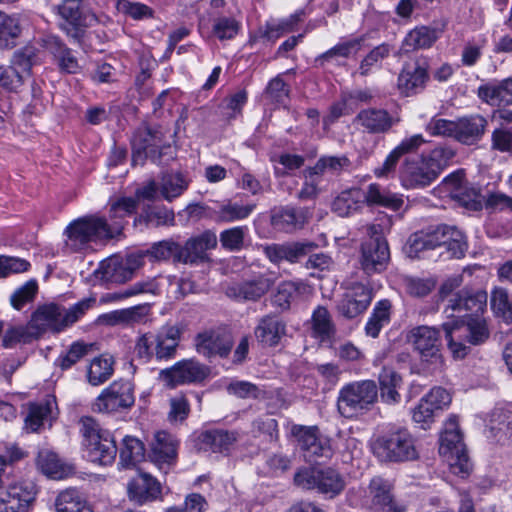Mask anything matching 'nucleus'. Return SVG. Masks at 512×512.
<instances>
[{"mask_svg": "<svg viewBox=\"0 0 512 512\" xmlns=\"http://www.w3.org/2000/svg\"><path fill=\"white\" fill-rule=\"evenodd\" d=\"M197 351L206 357L219 355L225 357L229 354L232 344L213 331L198 334L196 338Z\"/></svg>", "mask_w": 512, "mask_h": 512, "instance_id": "obj_35", "label": "nucleus"}, {"mask_svg": "<svg viewBox=\"0 0 512 512\" xmlns=\"http://www.w3.org/2000/svg\"><path fill=\"white\" fill-rule=\"evenodd\" d=\"M41 42L42 46L54 56L62 72L75 74L79 71L80 66L77 58L58 36L46 35L41 39Z\"/></svg>", "mask_w": 512, "mask_h": 512, "instance_id": "obj_27", "label": "nucleus"}, {"mask_svg": "<svg viewBox=\"0 0 512 512\" xmlns=\"http://www.w3.org/2000/svg\"><path fill=\"white\" fill-rule=\"evenodd\" d=\"M285 323L274 315H266L260 319L255 328L257 340L268 346H276L285 335Z\"/></svg>", "mask_w": 512, "mask_h": 512, "instance_id": "obj_31", "label": "nucleus"}, {"mask_svg": "<svg viewBox=\"0 0 512 512\" xmlns=\"http://www.w3.org/2000/svg\"><path fill=\"white\" fill-rule=\"evenodd\" d=\"M425 130L431 136L455 139L456 120H448L434 116L426 123Z\"/></svg>", "mask_w": 512, "mask_h": 512, "instance_id": "obj_64", "label": "nucleus"}, {"mask_svg": "<svg viewBox=\"0 0 512 512\" xmlns=\"http://www.w3.org/2000/svg\"><path fill=\"white\" fill-rule=\"evenodd\" d=\"M164 147H166V141L159 128H139L132 139L133 164L142 165L147 159L154 163L159 162Z\"/></svg>", "mask_w": 512, "mask_h": 512, "instance_id": "obj_13", "label": "nucleus"}, {"mask_svg": "<svg viewBox=\"0 0 512 512\" xmlns=\"http://www.w3.org/2000/svg\"><path fill=\"white\" fill-rule=\"evenodd\" d=\"M362 198L369 205L383 206L394 211L401 209L404 204L401 194L387 191L376 183L370 184L367 190L364 193L362 192Z\"/></svg>", "mask_w": 512, "mask_h": 512, "instance_id": "obj_36", "label": "nucleus"}, {"mask_svg": "<svg viewBox=\"0 0 512 512\" xmlns=\"http://www.w3.org/2000/svg\"><path fill=\"white\" fill-rule=\"evenodd\" d=\"M438 175L420 156L406 159L399 172L401 185L405 189H423L430 186Z\"/></svg>", "mask_w": 512, "mask_h": 512, "instance_id": "obj_15", "label": "nucleus"}, {"mask_svg": "<svg viewBox=\"0 0 512 512\" xmlns=\"http://www.w3.org/2000/svg\"><path fill=\"white\" fill-rule=\"evenodd\" d=\"M36 463L38 469L52 479H63L71 473V468L64 465L58 456L49 450L39 451Z\"/></svg>", "mask_w": 512, "mask_h": 512, "instance_id": "obj_43", "label": "nucleus"}, {"mask_svg": "<svg viewBox=\"0 0 512 512\" xmlns=\"http://www.w3.org/2000/svg\"><path fill=\"white\" fill-rule=\"evenodd\" d=\"M486 127V118L479 114L457 118L455 140L464 145H474L482 139Z\"/></svg>", "mask_w": 512, "mask_h": 512, "instance_id": "obj_26", "label": "nucleus"}, {"mask_svg": "<svg viewBox=\"0 0 512 512\" xmlns=\"http://www.w3.org/2000/svg\"><path fill=\"white\" fill-rule=\"evenodd\" d=\"M307 286L302 281H285L279 284L272 298L275 306L286 310L290 308L292 301L306 290Z\"/></svg>", "mask_w": 512, "mask_h": 512, "instance_id": "obj_50", "label": "nucleus"}, {"mask_svg": "<svg viewBox=\"0 0 512 512\" xmlns=\"http://www.w3.org/2000/svg\"><path fill=\"white\" fill-rule=\"evenodd\" d=\"M356 121L367 132L378 134L388 131L394 121L390 114L384 109L369 108L360 111Z\"/></svg>", "mask_w": 512, "mask_h": 512, "instance_id": "obj_33", "label": "nucleus"}, {"mask_svg": "<svg viewBox=\"0 0 512 512\" xmlns=\"http://www.w3.org/2000/svg\"><path fill=\"white\" fill-rule=\"evenodd\" d=\"M217 237L211 231H205L202 234L188 239L184 246L179 244L180 253L178 262L184 264H198L207 259V251L215 248Z\"/></svg>", "mask_w": 512, "mask_h": 512, "instance_id": "obj_20", "label": "nucleus"}, {"mask_svg": "<svg viewBox=\"0 0 512 512\" xmlns=\"http://www.w3.org/2000/svg\"><path fill=\"white\" fill-rule=\"evenodd\" d=\"M212 35L220 41L231 40L239 32L241 23L232 16L211 14Z\"/></svg>", "mask_w": 512, "mask_h": 512, "instance_id": "obj_51", "label": "nucleus"}, {"mask_svg": "<svg viewBox=\"0 0 512 512\" xmlns=\"http://www.w3.org/2000/svg\"><path fill=\"white\" fill-rule=\"evenodd\" d=\"M36 339L32 328H30L29 323L26 325H18L9 328L2 339V345L5 348H11L17 343H28Z\"/></svg>", "mask_w": 512, "mask_h": 512, "instance_id": "obj_61", "label": "nucleus"}, {"mask_svg": "<svg viewBox=\"0 0 512 512\" xmlns=\"http://www.w3.org/2000/svg\"><path fill=\"white\" fill-rule=\"evenodd\" d=\"M169 386L202 382L208 376V369L193 359L182 360L161 372Z\"/></svg>", "mask_w": 512, "mask_h": 512, "instance_id": "obj_17", "label": "nucleus"}, {"mask_svg": "<svg viewBox=\"0 0 512 512\" xmlns=\"http://www.w3.org/2000/svg\"><path fill=\"white\" fill-rule=\"evenodd\" d=\"M462 278L455 276L446 280L440 289V294L447 304L444 314L447 318L461 321L465 318L480 317L486 307L488 295L483 290L472 291L463 289L453 292L460 287Z\"/></svg>", "mask_w": 512, "mask_h": 512, "instance_id": "obj_4", "label": "nucleus"}, {"mask_svg": "<svg viewBox=\"0 0 512 512\" xmlns=\"http://www.w3.org/2000/svg\"><path fill=\"white\" fill-rule=\"evenodd\" d=\"M312 336L320 342L330 340L336 332L332 317L324 306H317L311 316Z\"/></svg>", "mask_w": 512, "mask_h": 512, "instance_id": "obj_39", "label": "nucleus"}, {"mask_svg": "<svg viewBox=\"0 0 512 512\" xmlns=\"http://www.w3.org/2000/svg\"><path fill=\"white\" fill-rule=\"evenodd\" d=\"M491 308L506 324L512 323V300L505 288L496 287L491 292Z\"/></svg>", "mask_w": 512, "mask_h": 512, "instance_id": "obj_54", "label": "nucleus"}, {"mask_svg": "<svg viewBox=\"0 0 512 512\" xmlns=\"http://www.w3.org/2000/svg\"><path fill=\"white\" fill-rule=\"evenodd\" d=\"M407 341L416 353L424 374L434 375L444 371L445 359L439 329L426 325L416 326L409 331Z\"/></svg>", "mask_w": 512, "mask_h": 512, "instance_id": "obj_5", "label": "nucleus"}, {"mask_svg": "<svg viewBox=\"0 0 512 512\" xmlns=\"http://www.w3.org/2000/svg\"><path fill=\"white\" fill-rule=\"evenodd\" d=\"M255 207V204H242L237 201L226 200L217 206L214 213L217 221L230 223L248 218Z\"/></svg>", "mask_w": 512, "mask_h": 512, "instance_id": "obj_40", "label": "nucleus"}, {"mask_svg": "<svg viewBox=\"0 0 512 512\" xmlns=\"http://www.w3.org/2000/svg\"><path fill=\"white\" fill-rule=\"evenodd\" d=\"M363 228L369 238L361 245V268L367 275L381 273L390 260V250L383 237L382 227L379 224H369Z\"/></svg>", "mask_w": 512, "mask_h": 512, "instance_id": "obj_11", "label": "nucleus"}, {"mask_svg": "<svg viewBox=\"0 0 512 512\" xmlns=\"http://www.w3.org/2000/svg\"><path fill=\"white\" fill-rule=\"evenodd\" d=\"M374 454L383 461L403 462L417 458L414 438L404 427H392L373 444Z\"/></svg>", "mask_w": 512, "mask_h": 512, "instance_id": "obj_9", "label": "nucleus"}, {"mask_svg": "<svg viewBox=\"0 0 512 512\" xmlns=\"http://www.w3.org/2000/svg\"><path fill=\"white\" fill-rule=\"evenodd\" d=\"M237 440L238 433L236 431L207 429L198 435L197 446L199 450L205 452L228 454Z\"/></svg>", "mask_w": 512, "mask_h": 512, "instance_id": "obj_21", "label": "nucleus"}, {"mask_svg": "<svg viewBox=\"0 0 512 512\" xmlns=\"http://www.w3.org/2000/svg\"><path fill=\"white\" fill-rule=\"evenodd\" d=\"M158 284L155 279L147 278L137 281L116 292L107 293L102 297L103 302H120L128 298L137 297L143 294H156Z\"/></svg>", "mask_w": 512, "mask_h": 512, "instance_id": "obj_38", "label": "nucleus"}, {"mask_svg": "<svg viewBox=\"0 0 512 512\" xmlns=\"http://www.w3.org/2000/svg\"><path fill=\"white\" fill-rule=\"evenodd\" d=\"M362 39L356 38L338 43L331 49L327 50L318 57V61L331 62L336 57L348 58L352 54H356L360 48Z\"/></svg>", "mask_w": 512, "mask_h": 512, "instance_id": "obj_59", "label": "nucleus"}, {"mask_svg": "<svg viewBox=\"0 0 512 512\" xmlns=\"http://www.w3.org/2000/svg\"><path fill=\"white\" fill-rule=\"evenodd\" d=\"M134 403L133 383L120 379L102 390L93 403V410L99 413H114L129 409Z\"/></svg>", "mask_w": 512, "mask_h": 512, "instance_id": "obj_12", "label": "nucleus"}, {"mask_svg": "<svg viewBox=\"0 0 512 512\" xmlns=\"http://www.w3.org/2000/svg\"><path fill=\"white\" fill-rule=\"evenodd\" d=\"M189 186V180L181 173H167L161 178L160 192L162 197L171 202L181 196Z\"/></svg>", "mask_w": 512, "mask_h": 512, "instance_id": "obj_48", "label": "nucleus"}, {"mask_svg": "<svg viewBox=\"0 0 512 512\" xmlns=\"http://www.w3.org/2000/svg\"><path fill=\"white\" fill-rule=\"evenodd\" d=\"M442 246L445 247L449 257L457 259L463 257L467 250L462 231L447 225L415 232L409 237L405 249L409 257L417 258L421 252Z\"/></svg>", "mask_w": 512, "mask_h": 512, "instance_id": "obj_3", "label": "nucleus"}, {"mask_svg": "<svg viewBox=\"0 0 512 512\" xmlns=\"http://www.w3.org/2000/svg\"><path fill=\"white\" fill-rule=\"evenodd\" d=\"M378 399V387L373 380L345 384L338 393L337 409L345 418H355L369 410Z\"/></svg>", "mask_w": 512, "mask_h": 512, "instance_id": "obj_8", "label": "nucleus"}, {"mask_svg": "<svg viewBox=\"0 0 512 512\" xmlns=\"http://www.w3.org/2000/svg\"><path fill=\"white\" fill-rule=\"evenodd\" d=\"M294 482L303 489L317 490L329 498L339 495L346 486L344 477L332 467L302 468L295 474Z\"/></svg>", "mask_w": 512, "mask_h": 512, "instance_id": "obj_10", "label": "nucleus"}, {"mask_svg": "<svg viewBox=\"0 0 512 512\" xmlns=\"http://www.w3.org/2000/svg\"><path fill=\"white\" fill-rule=\"evenodd\" d=\"M350 164V160L344 155L322 156L314 166L309 168L313 171V174H316L323 181V178L328 175L335 176L348 169Z\"/></svg>", "mask_w": 512, "mask_h": 512, "instance_id": "obj_47", "label": "nucleus"}, {"mask_svg": "<svg viewBox=\"0 0 512 512\" xmlns=\"http://www.w3.org/2000/svg\"><path fill=\"white\" fill-rule=\"evenodd\" d=\"M442 328L445 332L447 339V345L455 359H463L469 353V347L465 345L461 340H456L454 333L458 332V321L451 320L444 322Z\"/></svg>", "mask_w": 512, "mask_h": 512, "instance_id": "obj_60", "label": "nucleus"}, {"mask_svg": "<svg viewBox=\"0 0 512 512\" xmlns=\"http://www.w3.org/2000/svg\"><path fill=\"white\" fill-rule=\"evenodd\" d=\"M439 453L447 461L453 474L462 478L470 474L472 464L463 443L458 417L455 415L450 416L445 423L440 436Z\"/></svg>", "mask_w": 512, "mask_h": 512, "instance_id": "obj_7", "label": "nucleus"}, {"mask_svg": "<svg viewBox=\"0 0 512 512\" xmlns=\"http://www.w3.org/2000/svg\"><path fill=\"white\" fill-rule=\"evenodd\" d=\"M368 490L371 512H405V507L394 500L392 484L388 480L374 477Z\"/></svg>", "mask_w": 512, "mask_h": 512, "instance_id": "obj_19", "label": "nucleus"}, {"mask_svg": "<svg viewBox=\"0 0 512 512\" xmlns=\"http://www.w3.org/2000/svg\"><path fill=\"white\" fill-rule=\"evenodd\" d=\"M134 260L127 259L126 263L117 259H107L100 262L94 275L97 279L107 283H124L133 276L136 267H139Z\"/></svg>", "mask_w": 512, "mask_h": 512, "instance_id": "obj_24", "label": "nucleus"}, {"mask_svg": "<svg viewBox=\"0 0 512 512\" xmlns=\"http://www.w3.org/2000/svg\"><path fill=\"white\" fill-rule=\"evenodd\" d=\"M180 253L179 244L171 239L155 242L146 250L131 254L129 260H134L137 265H142L144 258L150 261H167L173 257L178 262V254Z\"/></svg>", "mask_w": 512, "mask_h": 512, "instance_id": "obj_29", "label": "nucleus"}, {"mask_svg": "<svg viewBox=\"0 0 512 512\" xmlns=\"http://www.w3.org/2000/svg\"><path fill=\"white\" fill-rule=\"evenodd\" d=\"M181 339V329L168 326L156 333L155 359L170 360L175 357Z\"/></svg>", "mask_w": 512, "mask_h": 512, "instance_id": "obj_32", "label": "nucleus"}, {"mask_svg": "<svg viewBox=\"0 0 512 512\" xmlns=\"http://www.w3.org/2000/svg\"><path fill=\"white\" fill-rule=\"evenodd\" d=\"M438 39L437 31L426 26L416 27L411 30L402 42V49L411 52L418 49L430 48Z\"/></svg>", "mask_w": 512, "mask_h": 512, "instance_id": "obj_44", "label": "nucleus"}, {"mask_svg": "<svg viewBox=\"0 0 512 512\" xmlns=\"http://www.w3.org/2000/svg\"><path fill=\"white\" fill-rule=\"evenodd\" d=\"M145 457L144 444L136 437L125 436L119 454V465L122 468H132Z\"/></svg>", "mask_w": 512, "mask_h": 512, "instance_id": "obj_46", "label": "nucleus"}, {"mask_svg": "<svg viewBox=\"0 0 512 512\" xmlns=\"http://www.w3.org/2000/svg\"><path fill=\"white\" fill-rule=\"evenodd\" d=\"M362 199L360 189H350L341 192L332 203V210L340 217H347L353 214L359 207Z\"/></svg>", "mask_w": 512, "mask_h": 512, "instance_id": "obj_52", "label": "nucleus"}, {"mask_svg": "<svg viewBox=\"0 0 512 512\" xmlns=\"http://www.w3.org/2000/svg\"><path fill=\"white\" fill-rule=\"evenodd\" d=\"M428 79L425 61L406 63L398 77V88L406 96L422 91Z\"/></svg>", "mask_w": 512, "mask_h": 512, "instance_id": "obj_23", "label": "nucleus"}, {"mask_svg": "<svg viewBox=\"0 0 512 512\" xmlns=\"http://www.w3.org/2000/svg\"><path fill=\"white\" fill-rule=\"evenodd\" d=\"M131 499L139 504L156 499L161 493L159 482L147 473H141L128 484Z\"/></svg>", "mask_w": 512, "mask_h": 512, "instance_id": "obj_30", "label": "nucleus"}, {"mask_svg": "<svg viewBox=\"0 0 512 512\" xmlns=\"http://www.w3.org/2000/svg\"><path fill=\"white\" fill-rule=\"evenodd\" d=\"M114 358L108 354L95 357L88 366L87 380L92 386H99L108 381L114 373Z\"/></svg>", "mask_w": 512, "mask_h": 512, "instance_id": "obj_41", "label": "nucleus"}, {"mask_svg": "<svg viewBox=\"0 0 512 512\" xmlns=\"http://www.w3.org/2000/svg\"><path fill=\"white\" fill-rule=\"evenodd\" d=\"M118 12L131 17L134 20H143L153 17V10L140 2H131L129 0H118L116 3Z\"/></svg>", "mask_w": 512, "mask_h": 512, "instance_id": "obj_62", "label": "nucleus"}, {"mask_svg": "<svg viewBox=\"0 0 512 512\" xmlns=\"http://www.w3.org/2000/svg\"><path fill=\"white\" fill-rule=\"evenodd\" d=\"M23 16L0 11V48H13L22 33Z\"/></svg>", "mask_w": 512, "mask_h": 512, "instance_id": "obj_37", "label": "nucleus"}, {"mask_svg": "<svg viewBox=\"0 0 512 512\" xmlns=\"http://www.w3.org/2000/svg\"><path fill=\"white\" fill-rule=\"evenodd\" d=\"M273 281L265 274L253 275L251 278L230 285L226 295L236 301H257L272 287Z\"/></svg>", "mask_w": 512, "mask_h": 512, "instance_id": "obj_18", "label": "nucleus"}, {"mask_svg": "<svg viewBox=\"0 0 512 512\" xmlns=\"http://www.w3.org/2000/svg\"><path fill=\"white\" fill-rule=\"evenodd\" d=\"M56 512H93L75 489L60 492L55 500Z\"/></svg>", "mask_w": 512, "mask_h": 512, "instance_id": "obj_49", "label": "nucleus"}, {"mask_svg": "<svg viewBox=\"0 0 512 512\" xmlns=\"http://www.w3.org/2000/svg\"><path fill=\"white\" fill-rule=\"evenodd\" d=\"M137 199L121 197L110 204L109 221L99 215H88L74 220L66 228V245L75 252L84 251L92 243L114 238L122 232L124 219L135 213Z\"/></svg>", "mask_w": 512, "mask_h": 512, "instance_id": "obj_1", "label": "nucleus"}, {"mask_svg": "<svg viewBox=\"0 0 512 512\" xmlns=\"http://www.w3.org/2000/svg\"><path fill=\"white\" fill-rule=\"evenodd\" d=\"M177 447L178 441L173 435L159 431L155 434L150 458L160 469H163L164 465H170L175 461Z\"/></svg>", "mask_w": 512, "mask_h": 512, "instance_id": "obj_28", "label": "nucleus"}, {"mask_svg": "<svg viewBox=\"0 0 512 512\" xmlns=\"http://www.w3.org/2000/svg\"><path fill=\"white\" fill-rule=\"evenodd\" d=\"M373 299L372 291L362 283H353L343 294L337 311L346 319H353L364 313Z\"/></svg>", "mask_w": 512, "mask_h": 512, "instance_id": "obj_16", "label": "nucleus"}, {"mask_svg": "<svg viewBox=\"0 0 512 512\" xmlns=\"http://www.w3.org/2000/svg\"><path fill=\"white\" fill-rule=\"evenodd\" d=\"M454 156L455 150L449 145L436 146L427 154L421 155L438 176L449 165Z\"/></svg>", "mask_w": 512, "mask_h": 512, "instance_id": "obj_57", "label": "nucleus"}, {"mask_svg": "<svg viewBox=\"0 0 512 512\" xmlns=\"http://www.w3.org/2000/svg\"><path fill=\"white\" fill-rule=\"evenodd\" d=\"M479 99L491 106L512 104V77L503 80H491L477 89Z\"/></svg>", "mask_w": 512, "mask_h": 512, "instance_id": "obj_25", "label": "nucleus"}, {"mask_svg": "<svg viewBox=\"0 0 512 512\" xmlns=\"http://www.w3.org/2000/svg\"><path fill=\"white\" fill-rule=\"evenodd\" d=\"M142 217L146 224L152 227L173 226L175 224L173 210L164 205H148L143 210Z\"/></svg>", "mask_w": 512, "mask_h": 512, "instance_id": "obj_56", "label": "nucleus"}, {"mask_svg": "<svg viewBox=\"0 0 512 512\" xmlns=\"http://www.w3.org/2000/svg\"><path fill=\"white\" fill-rule=\"evenodd\" d=\"M51 400L33 403L29 406V413L25 418L26 427L32 431H38L46 422L50 421L52 414Z\"/></svg>", "mask_w": 512, "mask_h": 512, "instance_id": "obj_53", "label": "nucleus"}, {"mask_svg": "<svg viewBox=\"0 0 512 512\" xmlns=\"http://www.w3.org/2000/svg\"><path fill=\"white\" fill-rule=\"evenodd\" d=\"M272 226L279 231L291 232L303 225V217L294 208H281L271 218Z\"/></svg>", "mask_w": 512, "mask_h": 512, "instance_id": "obj_55", "label": "nucleus"}, {"mask_svg": "<svg viewBox=\"0 0 512 512\" xmlns=\"http://www.w3.org/2000/svg\"><path fill=\"white\" fill-rule=\"evenodd\" d=\"M96 303L94 297L80 300L69 309L49 303L39 306L28 322L36 338L46 332L58 333L73 325Z\"/></svg>", "mask_w": 512, "mask_h": 512, "instance_id": "obj_2", "label": "nucleus"}, {"mask_svg": "<svg viewBox=\"0 0 512 512\" xmlns=\"http://www.w3.org/2000/svg\"><path fill=\"white\" fill-rule=\"evenodd\" d=\"M81 435L84 457L101 466H110L117 455L115 439L110 431L102 429L90 417L81 419Z\"/></svg>", "mask_w": 512, "mask_h": 512, "instance_id": "obj_6", "label": "nucleus"}, {"mask_svg": "<svg viewBox=\"0 0 512 512\" xmlns=\"http://www.w3.org/2000/svg\"><path fill=\"white\" fill-rule=\"evenodd\" d=\"M391 316V303L389 300L378 301L371 315L369 316L366 325L365 333L367 336L376 338L379 336L381 330L390 322Z\"/></svg>", "mask_w": 512, "mask_h": 512, "instance_id": "obj_45", "label": "nucleus"}, {"mask_svg": "<svg viewBox=\"0 0 512 512\" xmlns=\"http://www.w3.org/2000/svg\"><path fill=\"white\" fill-rule=\"evenodd\" d=\"M80 0H63L62 4H59L58 14L65 21L62 29L66 34L79 42L84 34V28L91 26L97 21L93 14H83L80 9Z\"/></svg>", "mask_w": 512, "mask_h": 512, "instance_id": "obj_14", "label": "nucleus"}, {"mask_svg": "<svg viewBox=\"0 0 512 512\" xmlns=\"http://www.w3.org/2000/svg\"><path fill=\"white\" fill-rule=\"evenodd\" d=\"M459 335L461 338L465 336L468 343L472 345H480L489 338V329L487 323L482 317H470L466 323L464 320L458 321Z\"/></svg>", "mask_w": 512, "mask_h": 512, "instance_id": "obj_42", "label": "nucleus"}, {"mask_svg": "<svg viewBox=\"0 0 512 512\" xmlns=\"http://www.w3.org/2000/svg\"><path fill=\"white\" fill-rule=\"evenodd\" d=\"M487 427L489 439L496 442L508 440L512 436V411L504 408L494 409Z\"/></svg>", "mask_w": 512, "mask_h": 512, "instance_id": "obj_34", "label": "nucleus"}, {"mask_svg": "<svg viewBox=\"0 0 512 512\" xmlns=\"http://www.w3.org/2000/svg\"><path fill=\"white\" fill-rule=\"evenodd\" d=\"M388 44H380L374 47L360 62L359 74L367 76L381 67L382 61L390 55Z\"/></svg>", "mask_w": 512, "mask_h": 512, "instance_id": "obj_58", "label": "nucleus"}, {"mask_svg": "<svg viewBox=\"0 0 512 512\" xmlns=\"http://www.w3.org/2000/svg\"><path fill=\"white\" fill-rule=\"evenodd\" d=\"M156 333H145L137 337L134 346L136 357L144 363L155 358Z\"/></svg>", "mask_w": 512, "mask_h": 512, "instance_id": "obj_63", "label": "nucleus"}, {"mask_svg": "<svg viewBox=\"0 0 512 512\" xmlns=\"http://www.w3.org/2000/svg\"><path fill=\"white\" fill-rule=\"evenodd\" d=\"M315 248L316 244L312 241L271 244L265 246L264 253L273 263H280L282 261L296 263L302 257L313 252Z\"/></svg>", "mask_w": 512, "mask_h": 512, "instance_id": "obj_22", "label": "nucleus"}]
</instances>
